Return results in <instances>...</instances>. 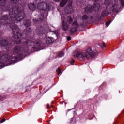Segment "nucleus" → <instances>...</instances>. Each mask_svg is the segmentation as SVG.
I'll return each mask as SVG.
<instances>
[{
    "label": "nucleus",
    "mask_w": 124,
    "mask_h": 124,
    "mask_svg": "<svg viewBox=\"0 0 124 124\" xmlns=\"http://www.w3.org/2000/svg\"><path fill=\"white\" fill-rule=\"evenodd\" d=\"M5 11H9L10 18L8 20V16L4 15L1 16V22L0 23V29L2 26H8L12 30L13 36L12 37V44L8 43L6 40H2L0 42L1 46H5L6 48H9L13 46V44H21L25 49L24 52L28 53L30 48L33 49H40L44 46V43L42 40H38L35 41L31 38L27 39H23L24 34L28 35L31 32V29L28 27L31 26V21L29 20L24 21L23 23L25 27H27L25 30H24L23 34L19 33L20 29L18 26L16 25V23L21 22L25 18V12L24 10H21V6L16 5L12 8H7L4 10Z\"/></svg>",
    "instance_id": "nucleus-1"
},
{
    "label": "nucleus",
    "mask_w": 124,
    "mask_h": 124,
    "mask_svg": "<svg viewBox=\"0 0 124 124\" xmlns=\"http://www.w3.org/2000/svg\"><path fill=\"white\" fill-rule=\"evenodd\" d=\"M98 55L97 51L94 50L93 51L92 48L89 46L86 50V52L85 51H76L75 54L74 55L75 58H78L80 61H84L86 59H89L90 57H92V58H95L96 56Z\"/></svg>",
    "instance_id": "nucleus-2"
},
{
    "label": "nucleus",
    "mask_w": 124,
    "mask_h": 124,
    "mask_svg": "<svg viewBox=\"0 0 124 124\" xmlns=\"http://www.w3.org/2000/svg\"><path fill=\"white\" fill-rule=\"evenodd\" d=\"M3 53L0 51V69L4 66V63L10 65L17 62V57L11 56L8 54L2 55Z\"/></svg>",
    "instance_id": "nucleus-3"
},
{
    "label": "nucleus",
    "mask_w": 124,
    "mask_h": 124,
    "mask_svg": "<svg viewBox=\"0 0 124 124\" xmlns=\"http://www.w3.org/2000/svg\"><path fill=\"white\" fill-rule=\"evenodd\" d=\"M92 20H93V16H88L86 15H83L82 16V20L80 22H79V24H78V22H77L76 21L73 23L72 24V27L69 31L70 33L72 34V33L76 32L77 28L79 27V25L81 26V27H84L86 24L89 23V21H92Z\"/></svg>",
    "instance_id": "nucleus-4"
},
{
    "label": "nucleus",
    "mask_w": 124,
    "mask_h": 124,
    "mask_svg": "<svg viewBox=\"0 0 124 124\" xmlns=\"http://www.w3.org/2000/svg\"><path fill=\"white\" fill-rule=\"evenodd\" d=\"M105 5L109 6V11L113 12H118L120 9V6L116 4L112 3V0H105Z\"/></svg>",
    "instance_id": "nucleus-5"
},
{
    "label": "nucleus",
    "mask_w": 124,
    "mask_h": 124,
    "mask_svg": "<svg viewBox=\"0 0 124 124\" xmlns=\"http://www.w3.org/2000/svg\"><path fill=\"white\" fill-rule=\"evenodd\" d=\"M37 6L39 10L43 11L47 10V11H48V10H50V8H51V4L45 2H41L38 4Z\"/></svg>",
    "instance_id": "nucleus-6"
},
{
    "label": "nucleus",
    "mask_w": 124,
    "mask_h": 124,
    "mask_svg": "<svg viewBox=\"0 0 124 124\" xmlns=\"http://www.w3.org/2000/svg\"><path fill=\"white\" fill-rule=\"evenodd\" d=\"M61 17L62 22V30H63V31H67V30H68L69 26L66 21H67L69 24H71V23H72V18L69 16H68L67 18L65 19L62 18V16H61Z\"/></svg>",
    "instance_id": "nucleus-7"
},
{
    "label": "nucleus",
    "mask_w": 124,
    "mask_h": 124,
    "mask_svg": "<svg viewBox=\"0 0 124 124\" xmlns=\"http://www.w3.org/2000/svg\"><path fill=\"white\" fill-rule=\"evenodd\" d=\"M99 4L96 3L93 6L92 5H88L86 8H85V12L86 13H91V12H93V10L95 11H98L99 10Z\"/></svg>",
    "instance_id": "nucleus-8"
},
{
    "label": "nucleus",
    "mask_w": 124,
    "mask_h": 124,
    "mask_svg": "<svg viewBox=\"0 0 124 124\" xmlns=\"http://www.w3.org/2000/svg\"><path fill=\"white\" fill-rule=\"evenodd\" d=\"M110 11L109 9V6L107 5L106 9L105 10L103 11L101 15V18H105V17H107L110 13Z\"/></svg>",
    "instance_id": "nucleus-9"
},
{
    "label": "nucleus",
    "mask_w": 124,
    "mask_h": 124,
    "mask_svg": "<svg viewBox=\"0 0 124 124\" xmlns=\"http://www.w3.org/2000/svg\"><path fill=\"white\" fill-rule=\"evenodd\" d=\"M39 20L36 19L35 18L33 19V22H34V25L35 26H36L37 24H39L40 22H42V21H43V19H44V16H43V15H40L39 16Z\"/></svg>",
    "instance_id": "nucleus-10"
},
{
    "label": "nucleus",
    "mask_w": 124,
    "mask_h": 124,
    "mask_svg": "<svg viewBox=\"0 0 124 124\" xmlns=\"http://www.w3.org/2000/svg\"><path fill=\"white\" fill-rule=\"evenodd\" d=\"M36 32L37 35H41L45 33V31L43 29V27H41L40 29H37L36 30Z\"/></svg>",
    "instance_id": "nucleus-11"
},
{
    "label": "nucleus",
    "mask_w": 124,
    "mask_h": 124,
    "mask_svg": "<svg viewBox=\"0 0 124 124\" xmlns=\"http://www.w3.org/2000/svg\"><path fill=\"white\" fill-rule=\"evenodd\" d=\"M45 41L46 43V44H51V43H53V38H51L50 37H48L47 36H46L45 37Z\"/></svg>",
    "instance_id": "nucleus-12"
},
{
    "label": "nucleus",
    "mask_w": 124,
    "mask_h": 124,
    "mask_svg": "<svg viewBox=\"0 0 124 124\" xmlns=\"http://www.w3.org/2000/svg\"><path fill=\"white\" fill-rule=\"evenodd\" d=\"M21 46H15V47L14 48V54H15V55H16L17 54H18L20 52V51H21Z\"/></svg>",
    "instance_id": "nucleus-13"
},
{
    "label": "nucleus",
    "mask_w": 124,
    "mask_h": 124,
    "mask_svg": "<svg viewBox=\"0 0 124 124\" xmlns=\"http://www.w3.org/2000/svg\"><path fill=\"white\" fill-rule=\"evenodd\" d=\"M28 7L30 10H35L36 9V6L33 3H30L28 4Z\"/></svg>",
    "instance_id": "nucleus-14"
},
{
    "label": "nucleus",
    "mask_w": 124,
    "mask_h": 124,
    "mask_svg": "<svg viewBox=\"0 0 124 124\" xmlns=\"http://www.w3.org/2000/svg\"><path fill=\"white\" fill-rule=\"evenodd\" d=\"M72 1L73 0H69V3L67 5V7L70 11H71V9H72Z\"/></svg>",
    "instance_id": "nucleus-15"
},
{
    "label": "nucleus",
    "mask_w": 124,
    "mask_h": 124,
    "mask_svg": "<svg viewBox=\"0 0 124 124\" xmlns=\"http://www.w3.org/2000/svg\"><path fill=\"white\" fill-rule=\"evenodd\" d=\"M68 1V0H62L60 4V7H63V6L66 4Z\"/></svg>",
    "instance_id": "nucleus-16"
},
{
    "label": "nucleus",
    "mask_w": 124,
    "mask_h": 124,
    "mask_svg": "<svg viewBox=\"0 0 124 124\" xmlns=\"http://www.w3.org/2000/svg\"><path fill=\"white\" fill-rule=\"evenodd\" d=\"M6 1L5 0H0V6H4Z\"/></svg>",
    "instance_id": "nucleus-17"
},
{
    "label": "nucleus",
    "mask_w": 124,
    "mask_h": 124,
    "mask_svg": "<svg viewBox=\"0 0 124 124\" xmlns=\"http://www.w3.org/2000/svg\"><path fill=\"white\" fill-rule=\"evenodd\" d=\"M63 56H64V53H63V52H61L59 53L58 55V57L59 58H62V57H63Z\"/></svg>",
    "instance_id": "nucleus-18"
},
{
    "label": "nucleus",
    "mask_w": 124,
    "mask_h": 124,
    "mask_svg": "<svg viewBox=\"0 0 124 124\" xmlns=\"http://www.w3.org/2000/svg\"><path fill=\"white\" fill-rule=\"evenodd\" d=\"M20 0H11V1L12 3H14V4H16V3H18L19 2V1Z\"/></svg>",
    "instance_id": "nucleus-19"
},
{
    "label": "nucleus",
    "mask_w": 124,
    "mask_h": 124,
    "mask_svg": "<svg viewBox=\"0 0 124 124\" xmlns=\"http://www.w3.org/2000/svg\"><path fill=\"white\" fill-rule=\"evenodd\" d=\"M111 22H112V21L109 20L106 22V25L107 27H108L110 25V24H111Z\"/></svg>",
    "instance_id": "nucleus-20"
},
{
    "label": "nucleus",
    "mask_w": 124,
    "mask_h": 124,
    "mask_svg": "<svg viewBox=\"0 0 124 124\" xmlns=\"http://www.w3.org/2000/svg\"><path fill=\"white\" fill-rule=\"evenodd\" d=\"M56 71L58 74H60V73H61V68H58Z\"/></svg>",
    "instance_id": "nucleus-21"
},
{
    "label": "nucleus",
    "mask_w": 124,
    "mask_h": 124,
    "mask_svg": "<svg viewBox=\"0 0 124 124\" xmlns=\"http://www.w3.org/2000/svg\"><path fill=\"white\" fill-rule=\"evenodd\" d=\"M23 56H24V54H23V53H21L18 55V57L19 58H23Z\"/></svg>",
    "instance_id": "nucleus-22"
},
{
    "label": "nucleus",
    "mask_w": 124,
    "mask_h": 124,
    "mask_svg": "<svg viewBox=\"0 0 124 124\" xmlns=\"http://www.w3.org/2000/svg\"><path fill=\"white\" fill-rule=\"evenodd\" d=\"M74 62H75V61H74V60H73L70 62V63L72 64V65H73Z\"/></svg>",
    "instance_id": "nucleus-23"
},
{
    "label": "nucleus",
    "mask_w": 124,
    "mask_h": 124,
    "mask_svg": "<svg viewBox=\"0 0 124 124\" xmlns=\"http://www.w3.org/2000/svg\"><path fill=\"white\" fill-rule=\"evenodd\" d=\"M122 5H124V0H120Z\"/></svg>",
    "instance_id": "nucleus-24"
},
{
    "label": "nucleus",
    "mask_w": 124,
    "mask_h": 124,
    "mask_svg": "<svg viewBox=\"0 0 124 124\" xmlns=\"http://www.w3.org/2000/svg\"><path fill=\"white\" fill-rule=\"evenodd\" d=\"M67 40H68V41H70V40H71V37L70 36L67 37Z\"/></svg>",
    "instance_id": "nucleus-25"
},
{
    "label": "nucleus",
    "mask_w": 124,
    "mask_h": 124,
    "mask_svg": "<svg viewBox=\"0 0 124 124\" xmlns=\"http://www.w3.org/2000/svg\"><path fill=\"white\" fill-rule=\"evenodd\" d=\"M5 121H6V120L5 119V118H3V119H2L1 120L0 123H3V122H4Z\"/></svg>",
    "instance_id": "nucleus-26"
},
{
    "label": "nucleus",
    "mask_w": 124,
    "mask_h": 124,
    "mask_svg": "<svg viewBox=\"0 0 124 124\" xmlns=\"http://www.w3.org/2000/svg\"><path fill=\"white\" fill-rule=\"evenodd\" d=\"M54 1H56V2H58V1H60L61 0H53Z\"/></svg>",
    "instance_id": "nucleus-27"
},
{
    "label": "nucleus",
    "mask_w": 124,
    "mask_h": 124,
    "mask_svg": "<svg viewBox=\"0 0 124 124\" xmlns=\"http://www.w3.org/2000/svg\"><path fill=\"white\" fill-rule=\"evenodd\" d=\"M103 47H105V43H103Z\"/></svg>",
    "instance_id": "nucleus-28"
},
{
    "label": "nucleus",
    "mask_w": 124,
    "mask_h": 124,
    "mask_svg": "<svg viewBox=\"0 0 124 124\" xmlns=\"http://www.w3.org/2000/svg\"><path fill=\"white\" fill-rule=\"evenodd\" d=\"M95 2H97V1H99L100 0H94Z\"/></svg>",
    "instance_id": "nucleus-29"
},
{
    "label": "nucleus",
    "mask_w": 124,
    "mask_h": 124,
    "mask_svg": "<svg viewBox=\"0 0 124 124\" xmlns=\"http://www.w3.org/2000/svg\"><path fill=\"white\" fill-rule=\"evenodd\" d=\"M47 108H50V107H49V104L47 105Z\"/></svg>",
    "instance_id": "nucleus-30"
},
{
    "label": "nucleus",
    "mask_w": 124,
    "mask_h": 124,
    "mask_svg": "<svg viewBox=\"0 0 124 124\" xmlns=\"http://www.w3.org/2000/svg\"><path fill=\"white\" fill-rule=\"evenodd\" d=\"M114 124H117L116 123V122H114Z\"/></svg>",
    "instance_id": "nucleus-31"
},
{
    "label": "nucleus",
    "mask_w": 124,
    "mask_h": 124,
    "mask_svg": "<svg viewBox=\"0 0 124 124\" xmlns=\"http://www.w3.org/2000/svg\"><path fill=\"white\" fill-rule=\"evenodd\" d=\"M36 0L37 1L38 0Z\"/></svg>",
    "instance_id": "nucleus-32"
}]
</instances>
